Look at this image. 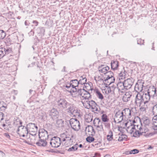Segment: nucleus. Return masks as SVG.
<instances>
[{
	"instance_id": "obj_48",
	"label": "nucleus",
	"mask_w": 157,
	"mask_h": 157,
	"mask_svg": "<svg viewBox=\"0 0 157 157\" xmlns=\"http://www.w3.org/2000/svg\"><path fill=\"white\" fill-rule=\"evenodd\" d=\"M105 76H106L107 77H108V76H109V77H110L111 76V75H112V77H113V75L114 74L113 72H112V71H107L106 73V74H105Z\"/></svg>"
},
{
	"instance_id": "obj_2",
	"label": "nucleus",
	"mask_w": 157,
	"mask_h": 157,
	"mask_svg": "<svg viewBox=\"0 0 157 157\" xmlns=\"http://www.w3.org/2000/svg\"><path fill=\"white\" fill-rule=\"evenodd\" d=\"M69 103L64 98H60L57 101V107L61 110L67 108Z\"/></svg>"
},
{
	"instance_id": "obj_15",
	"label": "nucleus",
	"mask_w": 157,
	"mask_h": 157,
	"mask_svg": "<svg viewBox=\"0 0 157 157\" xmlns=\"http://www.w3.org/2000/svg\"><path fill=\"white\" fill-rule=\"evenodd\" d=\"M115 80V78L114 77H110L108 76L105 77V85H109L111 83L114 82Z\"/></svg>"
},
{
	"instance_id": "obj_32",
	"label": "nucleus",
	"mask_w": 157,
	"mask_h": 157,
	"mask_svg": "<svg viewBox=\"0 0 157 157\" xmlns=\"http://www.w3.org/2000/svg\"><path fill=\"white\" fill-rule=\"evenodd\" d=\"M7 108V104L3 101H0V111H4Z\"/></svg>"
},
{
	"instance_id": "obj_45",
	"label": "nucleus",
	"mask_w": 157,
	"mask_h": 157,
	"mask_svg": "<svg viewBox=\"0 0 157 157\" xmlns=\"http://www.w3.org/2000/svg\"><path fill=\"white\" fill-rule=\"evenodd\" d=\"M71 114L73 115L74 116H79V110L75 109Z\"/></svg>"
},
{
	"instance_id": "obj_35",
	"label": "nucleus",
	"mask_w": 157,
	"mask_h": 157,
	"mask_svg": "<svg viewBox=\"0 0 157 157\" xmlns=\"http://www.w3.org/2000/svg\"><path fill=\"white\" fill-rule=\"evenodd\" d=\"M92 115L91 113H89L85 116V121L88 122L90 123L91 122L92 120Z\"/></svg>"
},
{
	"instance_id": "obj_64",
	"label": "nucleus",
	"mask_w": 157,
	"mask_h": 157,
	"mask_svg": "<svg viewBox=\"0 0 157 157\" xmlns=\"http://www.w3.org/2000/svg\"><path fill=\"white\" fill-rule=\"evenodd\" d=\"M118 140L119 141H123L122 136V135L119 136V138L118 139Z\"/></svg>"
},
{
	"instance_id": "obj_17",
	"label": "nucleus",
	"mask_w": 157,
	"mask_h": 157,
	"mask_svg": "<svg viewBox=\"0 0 157 157\" xmlns=\"http://www.w3.org/2000/svg\"><path fill=\"white\" fill-rule=\"evenodd\" d=\"M59 113L57 110L55 108H52L50 111L49 115L51 116L52 118H56L59 116Z\"/></svg>"
},
{
	"instance_id": "obj_49",
	"label": "nucleus",
	"mask_w": 157,
	"mask_h": 157,
	"mask_svg": "<svg viewBox=\"0 0 157 157\" xmlns=\"http://www.w3.org/2000/svg\"><path fill=\"white\" fill-rule=\"evenodd\" d=\"M96 129L98 131H101L103 129V125L102 124H100L96 126Z\"/></svg>"
},
{
	"instance_id": "obj_30",
	"label": "nucleus",
	"mask_w": 157,
	"mask_h": 157,
	"mask_svg": "<svg viewBox=\"0 0 157 157\" xmlns=\"http://www.w3.org/2000/svg\"><path fill=\"white\" fill-rule=\"evenodd\" d=\"M64 136L63 137H65V143H66L67 144H70L71 142H72L73 141V140L71 139V138H73V135H71V137H69V136H68V135H64Z\"/></svg>"
},
{
	"instance_id": "obj_62",
	"label": "nucleus",
	"mask_w": 157,
	"mask_h": 157,
	"mask_svg": "<svg viewBox=\"0 0 157 157\" xmlns=\"http://www.w3.org/2000/svg\"><path fill=\"white\" fill-rule=\"evenodd\" d=\"M122 136L123 141L126 140L127 138V136L125 135L124 134H122Z\"/></svg>"
},
{
	"instance_id": "obj_19",
	"label": "nucleus",
	"mask_w": 157,
	"mask_h": 157,
	"mask_svg": "<svg viewBox=\"0 0 157 157\" xmlns=\"http://www.w3.org/2000/svg\"><path fill=\"white\" fill-rule=\"evenodd\" d=\"M132 96V93L130 91L126 92L123 97V101L124 102L129 101Z\"/></svg>"
},
{
	"instance_id": "obj_7",
	"label": "nucleus",
	"mask_w": 157,
	"mask_h": 157,
	"mask_svg": "<svg viewBox=\"0 0 157 157\" xmlns=\"http://www.w3.org/2000/svg\"><path fill=\"white\" fill-rule=\"evenodd\" d=\"M85 89L86 91L82 97L85 99H89V98H91V95L89 91H92L93 90V88L91 87L90 84H86L85 86Z\"/></svg>"
},
{
	"instance_id": "obj_29",
	"label": "nucleus",
	"mask_w": 157,
	"mask_h": 157,
	"mask_svg": "<svg viewBox=\"0 0 157 157\" xmlns=\"http://www.w3.org/2000/svg\"><path fill=\"white\" fill-rule=\"evenodd\" d=\"M86 81L87 79L85 77H83V76H81L80 77V80L78 81V83L82 85L84 84V87L85 88V86L86 85V84H88V83H86Z\"/></svg>"
},
{
	"instance_id": "obj_10",
	"label": "nucleus",
	"mask_w": 157,
	"mask_h": 157,
	"mask_svg": "<svg viewBox=\"0 0 157 157\" xmlns=\"http://www.w3.org/2000/svg\"><path fill=\"white\" fill-rule=\"evenodd\" d=\"M114 117V122L117 123H119L123 120L124 117L123 113L119 110L116 113Z\"/></svg>"
},
{
	"instance_id": "obj_42",
	"label": "nucleus",
	"mask_w": 157,
	"mask_h": 157,
	"mask_svg": "<svg viewBox=\"0 0 157 157\" xmlns=\"http://www.w3.org/2000/svg\"><path fill=\"white\" fill-rule=\"evenodd\" d=\"M101 119L102 121L105 122H107L109 120L108 116L106 114H102L101 116Z\"/></svg>"
},
{
	"instance_id": "obj_13",
	"label": "nucleus",
	"mask_w": 157,
	"mask_h": 157,
	"mask_svg": "<svg viewBox=\"0 0 157 157\" xmlns=\"http://www.w3.org/2000/svg\"><path fill=\"white\" fill-rule=\"evenodd\" d=\"M141 135H143L146 137L149 136L153 135L154 134L152 133L149 132V130L147 128H139Z\"/></svg>"
},
{
	"instance_id": "obj_25",
	"label": "nucleus",
	"mask_w": 157,
	"mask_h": 157,
	"mask_svg": "<svg viewBox=\"0 0 157 157\" xmlns=\"http://www.w3.org/2000/svg\"><path fill=\"white\" fill-rule=\"evenodd\" d=\"M127 73V72L124 69V67H123V69L120 71V73L118 74L119 79H123L125 78Z\"/></svg>"
},
{
	"instance_id": "obj_37",
	"label": "nucleus",
	"mask_w": 157,
	"mask_h": 157,
	"mask_svg": "<svg viewBox=\"0 0 157 157\" xmlns=\"http://www.w3.org/2000/svg\"><path fill=\"white\" fill-rule=\"evenodd\" d=\"M18 122H19L20 125H22V122L21 121L19 118L17 117L14 118L13 124V125H18Z\"/></svg>"
},
{
	"instance_id": "obj_5",
	"label": "nucleus",
	"mask_w": 157,
	"mask_h": 157,
	"mask_svg": "<svg viewBox=\"0 0 157 157\" xmlns=\"http://www.w3.org/2000/svg\"><path fill=\"white\" fill-rule=\"evenodd\" d=\"M69 123L72 128L75 131H78L80 129V123L77 119H71L69 120Z\"/></svg>"
},
{
	"instance_id": "obj_59",
	"label": "nucleus",
	"mask_w": 157,
	"mask_h": 157,
	"mask_svg": "<svg viewBox=\"0 0 157 157\" xmlns=\"http://www.w3.org/2000/svg\"><path fill=\"white\" fill-rule=\"evenodd\" d=\"M104 125L106 128H110V123H105Z\"/></svg>"
},
{
	"instance_id": "obj_38",
	"label": "nucleus",
	"mask_w": 157,
	"mask_h": 157,
	"mask_svg": "<svg viewBox=\"0 0 157 157\" xmlns=\"http://www.w3.org/2000/svg\"><path fill=\"white\" fill-rule=\"evenodd\" d=\"M102 122L98 118H95L93 121V124L95 126L102 124Z\"/></svg>"
},
{
	"instance_id": "obj_28",
	"label": "nucleus",
	"mask_w": 157,
	"mask_h": 157,
	"mask_svg": "<svg viewBox=\"0 0 157 157\" xmlns=\"http://www.w3.org/2000/svg\"><path fill=\"white\" fill-rule=\"evenodd\" d=\"M111 68L113 70H116L117 69L119 65L118 62L117 61H112L111 63Z\"/></svg>"
},
{
	"instance_id": "obj_47",
	"label": "nucleus",
	"mask_w": 157,
	"mask_h": 157,
	"mask_svg": "<svg viewBox=\"0 0 157 157\" xmlns=\"http://www.w3.org/2000/svg\"><path fill=\"white\" fill-rule=\"evenodd\" d=\"M139 152V151L137 149H133L131 151L129 152V154H135Z\"/></svg>"
},
{
	"instance_id": "obj_61",
	"label": "nucleus",
	"mask_w": 157,
	"mask_h": 157,
	"mask_svg": "<svg viewBox=\"0 0 157 157\" xmlns=\"http://www.w3.org/2000/svg\"><path fill=\"white\" fill-rule=\"evenodd\" d=\"M34 31L32 29L31 31L28 33V34L29 36H33L34 34Z\"/></svg>"
},
{
	"instance_id": "obj_40",
	"label": "nucleus",
	"mask_w": 157,
	"mask_h": 157,
	"mask_svg": "<svg viewBox=\"0 0 157 157\" xmlns=\"http://www.w3.org/2000/svg\"><path fill=\"white\" fill-rule=\"evenodd\" d=\"M78 144H77L74 145L72 147L69 148L68 150V151L69 152L74 151L77 150L78 148Z\"/></svg>"
},
{
	"instance_id": "obj_8",
	"label": "nucleus",
	"mask_w": 157,
	"mask_h": 157,
	"mask_svg": "<svg viewBox=\"0 0 157 157\" xmlns=\"http://www.w3.org/2000/svg\"><path fill=\"white\" fill-rule=\"evenodd\" d=\"M144 81L142 79H138L135 86V90L138 92H141L143 90Z\"/></svg>"
},
{
	"instance_id": "obj_51",
	"label": "nucleus",
	"mask_w": 157,
	"mask_h": 157,
	"mask_svg": "<svg viewBox=\"0 0 157 157\" xmlns=\"http://www.w3.org/2000/svg\"><path fill=\"white\" fill-rule=\"evenodd\" d=\"M144 40L141 39H139L137 40V44H140V45L144 44Z\"/></svg>"
},
{
	"instance_id": "obj_57",
	"label": "nucleus",
	"mask_w": 157,
	"mask_h": 157,
	"mask_svg": "<svg viewBox=\"0 0 157 157\" xmlns=\"http://www.w3.org/2000/svg\"><path fill=\"white\" fill-rule=\"evenodd\" d=\"M4 115L2 112H0V122L4 119Z\"/></svg>"
},
{
	"instance_id": "obj_36",
	"label": "nucleus",
	"mask_w": 157,
	"mask_h": 157,
	"mask_svg": "<svg viewBox=\"0 0 157 157\" xmlns=\"http://www.w3.org/2000/svg\"><path fill=\"white\" fill-rule=\"evenodd\" d=\"M113 132L111 130H110L108 132V134L107 135V140L108 141H112L113 139Z\"/></svg>"
},
{
	"instance_id": "obj_55",
	"label": "nucleus",
	"mask_w": 157,
	"mask_h": 157,
	"mask_svg": "<svg viewBox=\"0 0 157 157\" xmlns=\"http://www.w3.org/2000/svg\"><path fill=\"white\" fill-rule=\"evenodd\" d=\"M65 135V134H63L61 135V136H60L61 138H60V139L61 143L62 141L64 142V141H65L66 139H65V137H63V136H64V135Z\"/></svg>"
},
{
	"instance_id": "obj_46",
	"label": "nucleus",
	"mask_w": 157,
	"mask_h": 157,
	"mask_svg": "<svg viewBox=\"0 0 157 157\" xmlns=\"http://www.w3.org/2000/svg\"><path fill=\"white\" fill-rule=\"evenodd\" d=\"M94 138L90 136H88L86 138V141L90 143L94 141Z\"/></svg>"
},
{
	"instance_id": "obj_43",
	"label": "nucleus",
	"mask_w": 157,
	"mask_h": 157,
	"mask_svg": "<svg viewBox=\"0 0 157 157\" xmlns=\"http://www.w3.org/2000/svg\"><path fill=\"white\" fill-rule=\"evenodd\" d=\"M152 109L153 115L157 116V104L155 105L153 107Z\"/></svg>"
},
{
	"instance_id": "obj_31",
	"label": "nucleus",
	"mask_w": 157,
	"mask_h": 157,
	"mask_svg": "<svg viewBox=\"0 0 157 157\" xmlns=\"http://www.w3.org/2000/svg\"><path fill=\"white\" fill-rule=\"evenodd\" d=\"M84 87H83V89H77V91L76 93V94H77V95L78 96H81L82 97V96L84 94L86 91V89L84 88Z\"/></svg>"
},
{
	"instance_id": "obj_14",
	"label": "nucleus",
	"mask_w": 157,
	"mask_h": 157,
	"mask_svg": "<svg viewBox=\"0 0 157 157\" xmlns=\"http://www.w3.org/2000/svg\"><path fill=\"white\" fill-rule=\"evenodd\" d=\"M143 99L142 96L141 94L138 93L136 97L135 103L136 105H139V106L140 107L142 103H144Z\"/></svg>"
},
{
	"instance_id": "obj_52",
	"label": "nucleus",
	"mask_w": 157,
	"mask_h": 157,
	"mask_svg": "<svg viewBox=\"0 0 157 157\" xmlns=\"http://www.w3.org/2000/svg\"><path fill=\"white\" fill-rule=\"evenodd\" d=\"M92 126L91 125L88 126V127H86V130L87 131L89 132H90L91 133V130H92Z\"/></svg>"
},
{
	"instance_id": "obj_56",
	"label": "nucleus",
	"mask_w": 157,
	"mask_h": 157,
	"mask_svg": "<svg viewBox=\"0 0 157 157\" xmlns=\"http://www.w3.org/2000/svg\"><path fill=\"white\" fill-rule=\"evenodd\" d=\"M147 109L145 107H140V110L143 113H146Z\"/></svg>"
},
{
	"instance_id": "obj_3",
	"label": "nucleus",
	"mask_w": 157,
	"mask_h": 157,
	"mask_svg": "<svg viewBox=\"0 0 157 157\" xmlns=\"http://www.w3.org/2000/svg\"><path fill=\"white\" fill-rule=\"evenodd\" d=\"M135 125H131L130 127H128L127 130V131L130 133L133 137H137L141 135L140 131L137 130Z\"/></svg>"
},
{
	"instance_id": "obj_9",
	"label": "nucleus",
	"mask_w": 157,
	"mask_h": 157,
	"mask_svg": "<svg viewBox=\"0 0 157 157\" xmlns=\"http://www.w3.org/2000/svg\"><path fill=\"white\" fill-rule=\"evenodd\" d=\"M26 126L29 132H33L34 135L36 134L38 128L36 124L30 123L27 124Z\"/></svg>"
},
{
	"instance_id": "obj_34",
	"label": "nucleus",
	"mask_w": 157,
	"mask_h": 157,
	"mask_svg": "<svg viewBox=\"0 0 157 157\" xmlns=\"http://www.w3.org/2000/svg\"><path fill=\"white\" fill-rule=\"evenodd\" d=\"M94 91L96 94V96L100 99L102 100L104 98V96L102 94L98 89L94 90Z\"/></svg>"
},
{
	"instance_id": "obj_18",
	"label": "nucleus",
	"mask_w": 157,
	"mask_h": 157,
	"mask_svg": "<svg viewBox=\"0 0 157 157\" xmlns=\"http://www.w3.org/2000/svg\"><path fill=\"white\" fill-rule=\"evenodd\" d=\"M98 69L99 72L104 73L105 74L109 70V67L106 65L103 64L98 67Z\"/></svg>"
},
{
	"instance_id": "obj_22",
	"label": "nucleus",
	"mask_w": 157,
	"mask_h": 157,
	"mask_svg": "<svg viewBox=\"0 0 157 157\" xmlns=\"http://www.w3.org/2000/svg\"><path fill=\"white\" fill-rule=\"evenodd\" d=\"M143 97V100L144 101V103H147L150 100L151 96L147 92L144 93L142 95Z\"/></svg>"
},
{
	"instance_id": "obj_60",
	"label": "nucleus",
	"mask_w": 157,
	"mask_h": 157,
	"mask_svg": "<svg viewBox=\"0 0 157 157\" xmlns=\"http://www.w3.org/2000/svg\"><path fill=\"white\" fill-rule=\"evenodd\" d=\"M32 23L34 24L35 26H37L39 24V22L36 20H34L33 21Z\"/></svg>"
},
{
	"instance_id": "obj_50",
	"label": "nucleus",
	"mask_w": 157,
	"mask_h": 157,
	"mask_svg": "<svg viewBox=\"0 0 157 157\" xmlns=\"http://www.w3.org/2000/svg\"><path fill=\"white\" fill-rule=\"evenodd\" d=\"M98 108L100 109L99 106L98 107L97 106H96L95 107H93V108H91L93 109V111L95 113H96V112H98L99 111V110L98 109Z\"/></svg>"
},
{
	"instance_id": "obj_11",
	"label": "nucleus",
	"mask_w": 157,
	"mask_h": 157,
	"mask_svg": "<svg viewBox=\"0 0 157 157\" xmlns=\"http://www.w3.org/2000/svg\"><path fill=\"white\" fill-rule=\"evenodd\" d=\"M39 136L40 139L46 140L48 139L49 135L47 131L44 129H42L39 131Z\"/></svg>"
},
{
	"instance_id": "obj_4",
	"label": "nucleus",
	"mask_w": 157,
	"mask_h": 157,
	"mask_svg": "<svg viewBox=\"0 0 157 157\" xmlns=\"http://www.w3.org/2000/svg\"><path fill=\"white\" fill-rule=\"evenodd\" d=\"M12 52V48L6 45L0 48V59L3 58L6 55L11 53Z\"/></svg>"
},
{
	"instance_id": "obj_63",
	"label": "nucleus",
	"mask_w": 157,
	"mask_h": 157,
	"mask_svg": "<svg viewBox=\"0 0 157 157\" xmlns=\"http://www.w3.org/2000/svg\"><path fill=\"white\" fill-rule=\"evenodd\" d=\"M30 24V23L28 20H26L25 21V24L26 26L29 25Z\"/></svg>"
},
{
	"instance_id": "obj_6",
	"label": "nucleus",
	"mask_w": 157,
	"mask_h": 157,
	"mask_svg": "<svg viewBox=\"0 0 157 157\" xmlns=\"http://www.w3.org/2000/svg\"><path fill=\"white\" fill-rule=\"evenodd\" d=\"M61 144L60 138L57 136H54L51 139L50 144L51 147L53 148H58Z\"/></svg>"
},
{
	"instance_id": "obj_26",
	"label": "nucleus",
	"mask_w": 157,
	"mask_h": 157,
	"mask_svg": "<svg viewBox=\"0 0 157 157\" xmlns=\"http://www.w3.org/2000/svg\"><path fill=\"white\" fill-rule=\"evenodd\" d=\"M85 103L88 105L90 107H91V108H93V107H95L96 106L98 107V105H97L95 102L92 100L90 101L89 100L86 101Z\"/></svg>"
},
{
	"instance_id": "obj_54",
	"label": "nucleus",
	"mask_w": 157,
	"mask_h": 157,
	"mask_svg": "<svg viewBox=\"0 0 157 157\" xmlns=\"http://www.w3.org/2000/svg\"><path fill=\"white\" fill-rule=\"evenodd\" d=\"M150 120L148 119H146L144 121V123L146 125H148L149 124Z\"/></svg>"
},
{
	"instance_id": "obj_41",
	"label": "nucleus",
	"mask_w": 157,
	"mask_h": 157,
	"mask_svg": "<svg viewBox=\"0 0 157 157\" xmlns=\"http://www.w3.org/2000/svg\"><path fill=\"white\" fill-rule=\"evenodd\" d=\"M36 31L38 34H42L45 32V29L43 27H39L36 29Z\"/></svg>"
},
{
	"instance_id": "obj_39",
	"label": "nucleus",
	"mask_w": 157,
	"mask_h": 157,
	"mask_svg": "<svg viewBox=\"0 0 157 157\" xmlns=\"http://www.w3.org/2000/svg\"><path fill=\"white\" fill-rule=\"evenodd\" d=\"M64 121L62 119H59L56 121V124L59 127H63L64 126Z\"/></svg>"
},
{
	"instance_id": "obj_12",
	"label": "nucleus",
	"mask_w": 157,
	"mask_h": 157,
	"mask_svg": "<svg viewBox=\"0 0 157 157\" xmlns=\"http://www.w3.org/2000/svg\"><path fill=\"white\" fill-rule=\"evenodd\" d=\"M70 82L72 88L71 89L70 92L71 93L76 92L77 88L76 87L78 86V85L79 84L78 80L77 79L72 80Z\"/></svg>"
},
{
	"instance_id": "obj_27",
	"label": "nucleus",
	"mask_w": 157,
	"mask_h": 157,
	"mask_svg": "<svg viewBox=\"0 0 157 157\" xmlns=\"http://www.w3.org/2000/svg\"><path fill=\"white\" fill-rule=\"evenodd\" d=\"M152 121V128L154 130H157V116H154Z\"/></svg>"
},
{
	"instance_id": "obj_58",
	"label": "nucleus",
	"mask_w": 157,
	"mask_h": 157,
	"mask_svg": "<svg viewBox=\"0 0 157 157\" xmlns=\"http://www.w3.org/2000/svg\"><path fill=\"white\" fill-rule=\"evenodd\" d=\"M71 86V85L70 82H68L65 86L67 88V89H69Z\"/></svg>"
},
{
	"instance_id": "obj_1",
	"label": "nucleus",
	"mask_w": 157,
	"mask_h": 157,
	"mask_svg": "<svg viewBox=\"0 0 157 157\" xmlns=\"http://www.w3.org/2000/svg\"><path fill=\"white\" fill-rule=\"evenodd\" d=\"M134 79L132 78H128L123 82H119L117 86L119 93H124V92L130 89L133 84Z\"/></svg>"
},
{
	"instance_id": "obj_33",
	"label": "nucleus",
	"mask_w": 157,
	"mask_h": 157,
	"mask_svg": "<svg viewBox=\"0 0 157 157\" xmlns=\"http://www.w3.org/2000/svg\"><path fill=\"white\" fill-rule=\"evenodd\" d=\"M67 112L70 113L71 114L73 111L75 109V108L73 105L71 104V103H69V105H67Z\"/></svg>"
},
{
	"instance_id": "obj_21",
	"label": "nucleus",
	"mask_w": 157,
	"mask_h": 157,
	"mask_svg": "<svg viewBox=\"0 0 157 157\" xmlns=\"http://www.w3.org/2000/svg\"><path fill=\"white\" fill-rule=\"evenodd\" d=\"M156 88L154 86H150L148 89L147 91V93L152 97H154L155 93L156 91Z\"/></svg>"
},
{
	"instance_id": "obj_16",
	"label": "nucleus",
	"mask_w": 157,
	"mask_h": 157,
	"mask_svg": "<svg viewBox=\"0 0 157 157\" xmlns=\"http://www.w3.org/2000/svg\"><path fill=\"white\" fill-rule=\"evenodd\" d=\"M19 128H22L21 129V132L20 134V136L24 137L25 135H27L28 132H29L28 129L27 128L26 126L25 127L24 126L20 125L19 126Z\"/></svg>"
},
{
	"instance_id": "obj_53",
	"label": "nucleus",
	"mask_w": 157,
	"mask_h": 157,
	"mask_svg": "<svg viewBox=\"0 0 157 157\" xmlns=\"http://www.w3.org/2000/svg\"><path fill=\"white\" fill-rule=\"evenodd\" d=\"M92 130H91V133H89V134L90 135L92 136H94V135L95 134V131L94 129V128L92 126Z\"/></svg>"
},
{
	"instance_id": "obj_23",
	"label": "nucleus",
	"mask_w": 157,
	"mask_h": 157,
	"mask_svg": "<svg viewBox=\"0 0 157 157\" xmlns=\"http://www.w3.org/2000/svg\"><path fill=\"white\" fill-rule=\"evenodd\" d=\"M47 143L46 140L39 138L38 141L36 143V144L38 146L44 147L47 145Z\"/></svg>"
},
{
	"instance_id": "obj_44",
	"label": "nucleus",
	"mask_w": 157,
	"mask_h": 157,
	"mask_svg": "<svg viewBox=\"0 0 157 157\" xmlns=\"http://www.w3.org/2000/svg\"><path fill=\"white\" fill-rule=\"evenodd\" d=\"M6 35V32L3 30H0V40L3 39Z\"/></svg>"
},
{
	"instance_id": "obj_20",
	"label": "nucleus",
	"mask_w": 157,
	"mask_h": 157,
	"mask_svg": "<svg viewBox=\"0 0 157 157\" xmlns=\"http://www.w3.org/2000/svg\"><path fill=\"white\" fill-rule=\"evenodd\" d=\"M125 118H130L131 117L132 112L129 108H125L122 111Z\"/></svg>"
},
{
	"instance_id": "obj_24",
	"label": "nucleus",
	"mask_w": 157,
	"mask_h": 157,
	"mask_svg": "<svg viewBox=\"0 0 157 157\" xmlns=\"http://www.w3.org/2000/svg\"><path fill=\"white\" fill-rule=\"evenodd\" d=\"M108 85H106L105 86V87L107 88L106 90V94H109L111 93L112 91L114 94V90L116 89H117V88L116 86H108Z\"/></svg>"
}]
</instances>
